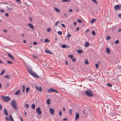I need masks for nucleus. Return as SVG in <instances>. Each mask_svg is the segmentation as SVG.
Listing matches in <instances>:
<instances>
[{
  "label": "nucleus",
  "instance_id": "obj_1",
  "mask_svg": "<svg viewBox=\"0 0 121 121\" xmlns=\"http://www.w3.org/2000/svg\"><path fill=\"white\" fill-rule=\"evenodd\" d=\"M28 72L34 77L37 78H39V76L36 74L35 72L33 71L30 68H28Z\"/></svg>",
  "mask_w": 121,
  "mask_h": 121
},
{
  "label": "nucleus",
  "instance_id": "obj_2",
  "mask_svg": "<svg viewBox=\"0 0 121 121\" xmlns=\"http://www.w3.org/2000/svg\"><path fill=\"white\" fill-rule=\"evenodd\" d=\"M89 90H87L85 91V93L88 96L91 97L93 95L90 90L88 89Z\"/></svg>",
  "mask_w": 121,
  "mask_h": 121
},
{
  "label": "nucleus",
  "instance_id": "obj_3",
  "mask_svg": "<svg viewBox=\"0 0 121 121\" xmlns=\"http://www.w3.org/2000/svg\"><path fill=\"white\" fill-rule=\"evenodd\" d=\"M2 100L5 102H7L11 99V98L9 97L8 96H2Z\"/></svg>",
  "mask_w": 121,
  "mask_h": 121
},
{
  "label": "nucleus",
  "instance_id": "obj_4",
  "mask_svg": "<svg viewBox=\"0 0 121 121\" xmlns=\"http://www.w3.org/2000/svg\"><path fill=\"white\" fill-rule=\"evenodd\" d=\"M36 112L38 114L40 115L42 113V112L41 111L40 108L39 107H38L36 108Z\"/></svg>",
  "mask_w": 121,
  "mask_h": 121
},
{
  "label": "nucleus",
  "instance_id": "obj_5",
  "mask_svg": "<svg viewBox=\"0 0 121 121\" xmlns=\"http://www.w3.org/2000/svg\"><path fill=\"white\" fill-rule=\"evenodd\" d=\"M35 88L37 90L41 92L42 91V88L40 86H36Z\"/></svg>",
  "mask_w": 121,
  "mask_h": 121
},
{
  "label": "nucleus",
  "instance_id": "obj_6",
  "mask_svg": "<svg viewBox=\"0 0 121 121\" xmlns=\"http://www.w3.org/2000/svg\"><path fill=\"white\" fill-rule=\"evenodd\" d=\"M121 6V5H117L114 6V8L116 10H119L120 9Z\"/></svg>",
  "mask_w": 121,
  "mask_h": 121
},
{
  "label": "nucleus",
  "instance_id": "obj_7",
  "mask_svg": "<svg viewBox=\"0 0 121 121\" xmlns=\"http://www.w3.org/2000/svg\"><path fill=\"white\" fill-rule=\"evenodd\" d=\"M50 112V114H53L54 112V111L53 108H50L49 109Z\"/></svg>",
  "mask_w": 121,
  "mask_h": 121
},
{
  "label": "nucleus",
  "instance_id": "obj_8",
  "mask_svg": "<svg viewBox=\"0 0 121 121\" xmlns=\"http://www.w3.org/2000/svg\"><path fill=\"white\" fill-rule=\"evenodd\" d=\"M11 104L12 106L16 105V102L15 100H13L12 101Z\"/></svg>",
  "mask_w": 121,
  "mask_h": 121
},
{
  "label": "nucleus",
  "instance_id": "obj_9",
  "mask_svg": "<svg viewBox=\"0 0 121 121\" xmlns=\"http://www.w3.org/2000/svg\"><path fill=\"white\" fill-rule=\"evenodd\" d=\"M28 26L33 30H34L35 28L33 25L29 23L28 25Z\"/></svg>",
  "mask_w": 121,
  "mask_h": 121
},
{
  "label": "nucleus",
  "instance_id": "obj_10",
  "mask_svg": "<svg viewBox=\"0 0 121 121\" xmlns=\"http://www.w3.org/2000/svg\"><path fill=\"white\" fill-rule=\"evenodd\" d=\"M3 112L4 114L6 116L8 115V111L6 110L5 109H4L3 110Z\"/></svg>",
  "mask_w": 121,
  "mask_h": 121
},
{
  "label": "nucleus",
  "instance_id": "obj_11",
  "mask_svg": "<svg viewBox=\"0 0 121 121\" xmlns=\"http://www.w3.org/2000/svg\"><path fill=\"white\" fill-rule=\"evenodd\" d=\"M75 121H77L79 117V115L78 113H77L75 115Z\"/></svg>",
  "mask_w": 121,
  "mask_h": 121
},
{
  "label": "nucleus",
  "instance_id": "obj_12",
  "mask_svg": "<svg viewBox=\"0 0 121 121\" xmlns=\"http://www.w3.org/2000/svg\"><path fill=\"white\" fill-rule=\"evenodd\" d=\"M7 54L9 57L13 59H14V58L12 56V55H11V54L10 53H7Z\"/></svg>",
  "mask_w": 121,
  "mask_h": 121
},
{
  "label": "nucleus",
  "instance_id": "obj_13",
  "mask_svg": "<svg viewBox=\"0 0 121 121\" xmlns=\"http://www.w3.org/2000/svg\"><path fill=\"white\" fill-rule=\"evenodd\" d=\"M54 89L52 88H50L48 89V91L49 92H54Z\"/></svg>",
  "mask_w": 121,
  "mask_h": 121
},
{
  "label": "nucleus",
  "instance_id": "obj_14",
  "mask_svg": "<svg viewBox=\"0 0 121 121\" xmlns=\"http://www.w3.org/2000/svg\"><path fill=\"white\" fill-rule=\"evenodd\" d=\"M85 44L84 45V46L86 47H88L89 46V43L87 42H85Z\"/></svg>",
  "mask_w": 121,
  "mask_h": 121
},
{
  "label": "nucleus",
  "instance_id": "obj_15",
  "mask_svg": "<svg viewBox=\"0 0 121 121\" xmlns=\"http://www.w3.org/2000/svg\"><path fill=\"white\" fill-rule=\"evenodd\" d=\"M61 46L62 48H66L68 47V46L65 44H63V45H62Z\"/></svg>",
  "mask_w": 121,
  "mask_h": 121
},
{
  "label": "nucleus",
  "instance_id": "obj_16",
  "mask_svg": "<svg viewBox=\"0 0 121 121\" xmlns=\"http://www.w3.org/2000/svg\"><path fill=\"white\" fill-rule=\"evenodd\" d=\"M54 9L56 11L58 12H59L60 11V10L56 7H55Z\"/></svg>",
  "mask_w": 121,
  "mask_h": 121
},
{
  "label": "nucleus",
  "instance_id": "obj_17",
  "mask_svg": "<svg viewBox=\"0 0 121 121\" xmlns=\"http://www.w3.org/2000/svg\"><path fill=\"white\" fill-rule=\"evenodd\" d=\"M70 0H62V2H69L70 1Z\"/></svg>",
  "mask_w": 121,
  "mask_h": 121
},
{
  "label": "nucleus",
  "instance_id": "obj_18",
  "mask_svg": "<svg viewBox=\"0 0 121 121\" xmlns=\"http://www.w3.org/2000/svg\"><path fill=\"white\" fill-rule=\"evenodd\" d=\"M20 90H17V91L15 92V94L16 95H18L19 94V93L20 91Z\"/></svg>",
  "mask_w": 121,
  "mask_h": 121
},
{
  "label": "nucleus",
  "instance_id": "obj_19",
  "mask_svg": "<svg viewBox=\"0 0 121 121\" xmlns=\"http://www.w3.org/2000/svg\"><path fill=\"white\" fill-rule=\"evenodd\" d=\"M9 117H10V120H11V121H14L11 115H9Z\"/></svg>",
  "mask_w": 121,
  "mask_h": 121
},
{
  "label": "nucleus",
  "instance_id": "obj_20",
  "mask_svg": "<svg viewBox=\"0 0 121 121\" xmlns=\"http://www.w3.org/2000/svg\"><path fill=\"white\" fill-rule=\"evenodd\" d=\"M25 86L23 85L22 86V91L24 92H25Z\"/></svg>",
  "mask_w": 121,
  "mask_h": 121
},
{
  "label": "nucleus",
  "instance_id": "obj_21",
  "mask_svg": "<svg viewBox=\"0 0 121 121\" xmlns=\"http://www.w3.org/2000/svg\"><path fill=\"white\" fill-rule=\"evenodd\" d=\"M106 51L107 52L109 53L110 52V51L109 50V49L108 48H107L106 49Z\"/></svg>",
  "mask_w": 121,
  "mask_h": 121
},
{
  "label": "nucleus",
  "instance_id": "obj_22",
  "mask_svg": "<svg viewBox=\"0 0 121 121\" xmlns=\"http://www.w3.org/2000/svg\"><path fill=\"white\" fill-rule=\"evenodd\" d=\"M95 21L96 19H95L93 18L91 21V23H93Z\"/></svg>",
  "mask_w": 121,
  "mask_h": 121
},
{
  "label": "nucleus",
  "instance_id": "obj_23",
  "mask_svg": "<svg viewBox=\"0 0 121 121\" xmlns=\"http://www.w3.org/2000/svg\"><path fill=\"white\" fill-rule=\"evenodd\" d=\"M77 52L79 54H81L82 52V51L80 49L77 50Z\"/></svg>",
  "mask_w": 121,
  "mask_h": 121
},
{
  "label": "nucleus",
  "instance_id": "obj_24",
  "mask_svg": "<svg viewBox=\"0 0 121 121\" xmlns=\"http://www.w3.org/2000/svg\"><path fill=\"white\" fill-rule=\"evenodd\" d=\"M5 120L6 121H8L10 120V117L8 118V117L6 116L5 117Z\"/></svg>",
  "mask_w": 121,
  "mask_h": 121
},
{
  "label": "nucleus",
  "instance_id": "obj_25",
  "mask_svg": "<svg viewBox=\"0 0 121 121\" xmlns=\"http://www.w3.org/2000/svg\"><path fill=\"white\" fill-rule=\"evenodd\" d=\"M31 107L32 109H35V104H32L31 106Z\"/></svg>",
  "mask_w": 121,
  "mask_h": 121
},
{
  "label": "nucleus",
  "instance_id": "obj_26",
  "mask_svg": "<svg viewBox=\"0 0 121 121\" xmlns=\"http://www.w3.org/2000/svg\"><path fill=\"white\" fill-rule=\"evenodd\" d=\"M68 56L71 59H73L74 57V56L72 55H69Z\"/></svg>",
  "mask_w": 121,
  "mask_h": 121
},
{
  "label": "nucleus",
  "instance_id": "obj_27",
  "mask_svg": "<svg viewBox=\"0 0 121 121\" xmlns=\"http://www.w3.org/2000/svg\"><path fill=\"white\" fill-rule=\"evenodd\" d=\"M45 52L46 53H48V54H50L51 53L52 54V53H50V51L49 50H47V51H46V50Z\"/></svg>",
  "mask_w": 121,
  "mask_h": 121
},
{
  "label": "nucleus",
  "instance_id": "obj_28",
  "mask_svg": "<svg viewBox=\"0 0 121 121\" xmlns=\"http://www.w3.org/2000/svg\"><path fill=\"white\" fill-rule=\"evenodd\" d=\"M71 36V34L69 33H68V35L66 36V37L68 38H69Z\"/></svg>",
  "mask_w": 121,
  "mask_h": 121
},
{
  "label": "nucleus",
  "instance_id": "obj_29",
  "mask_svg": "<svg viewBox=\"0 0 121 121\" xmlns=\"http://www.w3.org/2000/svg\"><path fill=\"white\" fill-rule=\"evenodd\" d=\"M4 77L5 78H10V76L9 75H7L5 76Z\"/></svg>",
  "mask_w": 121,
  "mask_h": 121
},
{
  "label": "nucleus",
  "instance_id": "obj_30",
  "mask_svg": "<svg viewBox=\"0 0 121 121\" xmlns=\"http://www.w3.org/2000/svg\"><path fill=\"white\" fill-rule=\"evenodd\" d=\"M85 63L86 65H87L89 64L88 62V61L87 60V59H86L85 60Z\"/></svg>",
  "mask_w": 121,
  "mask_h": 121
},
{
  "label": "nucleus",
  "instance_id": "obj_31",
  "mask_svg": "<svg viewBox=\"0 0 121 121\" xmlns=\"http://www.w3.org/2000/svg\"><path fill=\"white\" fill-rule=\"evenodd\" d=\"M77 21L78 22L80 23H82V21L80 19H78L77 20Z\"/></svg>",
  "mask_w": 121,
  "mask_h": 121
},
{
  "label": "nucleus",
  "instance_id": "obj_32",
  "mask_svg": "<svg viewBox=\"0 0 121 121\" xmlns=\"http://www.w3.org/2000/svg\"><path fill=\"white\" fill-rule=\"evenodd\" d=\"M13 106V108L14 110H16L17 108V107L16 106V105H14Z\"/></svg>",
  "mask_w": 121,
  "mask_h": 121
},
{
  "label": "nucleus",
  "instance_id": "obj_33",
  "mask_svg": "<svg viewBox=\"0 0 121 121\" xmlns=\"http://www.w3.org/2000/svg\"><path fill=\"white\" fill-rule=\"evenodd\" d=\"M58 34L61 35L62 34V32L61 31H59L58 32Z\"/></svg>",
  "mask_w": 121,
  "mask_h": 121
},
{
  "label": "nucleus",
  "instance_id": "obj_34",
  "mask_svg": "<svg viewBox=\"0 0 121 121\" xmlns=\"http://www.w3.org/2000/svg\"><path fill=\"white\" fill-rule=\"evenodd\" d=\"M44 41L46 43H48L49 42V40L48 39H47L45 40Z\"/></svg>",
  "mask_w": 121,
  "mask_h": 121
},
{
  "label": "nucleus",
  "instance_id": "obj_35",
  "mask_svg": "<svg viewBox=\"0 0 121 121\" xmlns=\"http://www.w3.org/2000/svg\"><path fill=\"white\" fill-rule=\"evenodd\" d=\"M29 90V88L28 87H26V91L27 93H28V91Z\"/></svg>",
  "mask_w": 121,
  "mask_h": 121
},
{
  "label": "nucleus",
  "instance_id": "obj_36",
  "mask_svg": "<svg viewBox=\"0 0 121 121\" xmlns=\"http://www.w3.org/2000/svg\"><path fill=\"white\" fill-rule=\"evenodd\" d=\"M47 103L48 104H50V99H48L47 100Z\"/></svg>",
  "mask_w": 121,
  "mask_h": 121
},
{
  "label": "nucleus",
  "instance_id": "obj_37",
  "mask_svg": "<svg viewBox=\"0 0 121 121\" xmlns=\"http://www.w3.org/2000/svg\"><path fill=\"white\" fill-rule=\"evenodd\" d=\"M99 66V65L98 64H96L95 65V66L96 68V69L98 68Z\"/></svg>",
  "mask_w": 121,
  "mask_h": 121
},
{
  "label": "nucleus",
  "instance_id": "obj_38",
  "mask_svg": "<svg viewBox=\"0 0 121 121\" xmlns=\"http://www.w3.org/2000/svg\"><path fill=\"white\" fill-rule=\"evenodd\" d=\"M107 86H109V87H111L112 86V85L109 83H107Z\"/></svg>",
  "mask_w": 121,
  "mask_h": 121
},
{
  "label": "nucleus",
  "instance_id": "obj_39",
  "mask_svg": "<svg viewBox=\"0 0 121 121\" xmlns=\"http://www.w3.org/2000/svg\"><path fill=\"white\" fill-rule=\"evenodd\" d=\"M7 62L8 64H12V63L10 60H8L7 61Z\"/></svg>",
  "mask_w": 121,
  "mask_h": 121
},
{
  "label": "nucleus",
  "instance_id": "obj_40",
  "mask_svg": "<svg viewBox=\"0 0 121 121\" xmlns=\"http://www.w3.org/2000/svg\"><path fill=\"white\" fill-rule=\"evenodd\" d=\"M92 35H95V32L94 31H92Z\"/></svg>",
  "mask_w": 121,
  "mask_h": 121
},
{
  "label": "nucleus",
  "instance_id": "obj_41",
  "mask_svg": "<svg viewBox=\"0 0 121 121\" xmlns=\"http://www.w3.org/2000/svg\"><path fill=\"white\" fill-rule=\"evenodd\" d=\"M6 7L7 9L8 10H11L12 9V8H10L8 6H7Z\"/></svg>",
  "mask_w": 121,
  "mask_h": 121
},
{
  "label": "nucleus",
  "instance_id": "obj_42",
  "mask_svg": "<svg viewBox=\"0 0 121 121\" xmlns=\"http://www.w3.org/2000/svg\"><path fill=\"white\" fill-rule=\"evenodd\" d=\"M25 107L26 108H28L29 107V106L28 104H27L25 105Z\"/></svg>",
  "mask_w": 121,
  "mask_h": 121
},
{
  "label": "nucleus",
  "instance_id": "obj_43",
  "mask_svg": "<svg viewBox=\"0 0 121 121\" xmlns=\"http://www.w3.org/2000/svg\"><path fill=\"white\" fill-rule=\"evenodd\" d=\"M5 70H3L1 72V74L0 75H2V74H3L5 72Z\"/></svg>",
  "mask_w": 121,
  "mask_h": 121
},
{
  "label": "nucleus",
  "instance_id": "obj_44",
  "mask_svg": "<svg viewBox=\"0 0 121 121\" xmlns=\"http://www.w3.org/2000/svg\"><path fill=\"white\" fill-rule=\"evenodd\" d=\"M59 114L60 115V116H61L62 115V113L61 111H60L59 112Z\"/></svg>",
  "mask_w": 121,
  "mask_h": 121
},
{
  "label": "nucleus",
  "instance_id": "obj_45",
  "mask_svg": "<svg viewBox=\"0 0 121 121\" xmlns=\"http://www.w3.org/2000/svg\"><path fill=\"white\" fill-rule=\"evenodd\" d=\"M119 42V40H117L115 42V44H118Z\"/></svg>",
  "mask_w": 121,
  "mask_h": 121
},
{
  "label": "nucleus",
  "instance_id": "obj_46",
  "mask_svg": "<svg viewBox=\"0 0 121 121\" xmlns=\"http://www.w3.org/2000/svg\"><path fill=\"white\" fill-rule=\"evenodd\" d=\"M72 61L73 62H75L76 60V58H73L72 59Z\"/></svg>",
  "mask_w": 121,
  "mask_h": 121
},
{
  "label": "nucleus",
  "instance_id": "obj_47",
  "mask_svg": "<svg viewBox=\"0 0 121 121\" xmlns=\"http://www.w3.org/2000/svg\"><path fill=\"white\" fill-rule=\"evenodd\" d=\"M69 112L70 115H71L72 112V110L71 109H70L69 110Z\"/></svg>",
  "mask_w": 121,
  "mask_h": 121
},
{
  "label": "nucleus",
  "instance_id": "obj_48",
  "mask_svg": "<svg viewBox=\"0 0 121 121\" xmlns=\"http://www.w3.org/2000/svg\"><path fill=\"white\" fill-rule=\"evenodd\" d=\"M111 38V37L109 36H107L106 38L107 40H109Z\"/></svg>",
  "mask_w": 121,
  "mask_h": 121
},
{
  "label": "nucleus",
  "instance_id": "obj_49",
  "mask_svg": "<svg viewBox=\"0 0 121 121\" xmlns=\"http://www.w3.org/2000/svg\"><path fill=\"white\" fill-rule=\"evenodd\" d=\"M59 22L58 21L57 22H56L55 25L56 26H57Z\"/></svg>",
  "mask_w": 121,
  "mask_h": 121
},
{
  "label": "nucleus",
  "instance_id": "obj_50",
  "mask_svg": "<svg viewBox=\"0 0 121 121\" xmlns=\"http://www.w3.org/2000/svg\"><path fill=\"white\" fill-rule=\"evenodd\" d=\"M33 56L34 57V58L35 59H37V56L35 55H34Z\"/></svg>",
  "mask_w": 121,
  "mask_h": 121
},
{
  "label": "nucleus",
  "instance_id": "obj_51",
  "mask_svg": "<svg viewBox=\"0 0 121 121\" xmlns=\"http://www.w3.org/2000/svg\"><path fill=\"white\" fill-rule=\"evenodd\" d=\"M47 30L48 32H50L51 31V29L50 28L48 29Z\"/></svg>",
  "mask_w": 121,
  "mask_h": 121
},
{
  "label": "nucleus",
  "instance_id": "obj_52",
  "mask_svg": "<svg viewBox=\"0 0 121 121\" xmlns=\"http://www.w3.org/2000/svg\"><path fill=\"white\" fill-rule=\"evenodd\" d=\"M5 15L7 17H8L9 16V15L7 13H5Z\"/></svg>",
  "mask_w": 121,
  "mask_h": 121
},
{
  "label": "nucleus",
  "instance_id": "obj_53",
  "mask_svg": "<svg viewBox=\"0 0 121 121\" xmlns=\"http://www.w3.org/2000/svg\"><path fill=\"white\" fill-rule=\"evenodd\" d=\"M61 26L64 27L65 28V26L64 24H62Z\"/></svg>",
  "mask_w": 121,
  "mask_h": 121
},
{
  "label": "nucleus",
  "instance_id": "obj_54",
  "mask_svg": "<svg viewBox=\"0 0 121 121\" xmlns=\"http://www.w3.org/2000/svg\"><path fill=\"white\" fill-rule=\"evenodd\" d=\"M37 42H35L33 43V44L34 45H35L37 44Z\"/></svg>",
  "mask_w": 121,
  "mask_h": 121
},
{
  "label": "nucleus",
  "instance_id": "obj_55",
  "mask_svg": "<svg viewBox=\"0 0 121 121\" xmlns=\"http://www.w3.org/2000/svg\"><path fill=\"white\" fill-rule=\"evenodd\" d=\"M24 112L25 114V115L26 116H27V113L25 111H24Z\"/></svg>",
  "mask_w": 121,
  "mask_h": 121
},
{
  "label": "nucleus",
  "instance_id": "obj_56",
  "mask_svg": "<svg viewBox=\"0 0 121 121\" xmlns=\"http://www.w3.org/2000/svg\"><path fill=\"white\" fill-rule=\"evenodd\" d=\"M2 105L0 104V109H2Z\"/></svg>",
  "mask_w": 121,
  "mask_h": 121
},
{
  "label": "nucleus",
  "instance_id": "obj_57",
  "mask_svg": "<svg viewBox=\"0 0 121 121\" xmlns=\"http://www.w3.org/2000/svg\"><path fill=\"white\" fill-rule=\"evenodd\" d=\"M118 16L119 17H120V18H121V13L118 14Z\"/></svg>",
  "mask_w": 121,
  "mask_h": 121
},
{
  "label": "nucleus",
  "instance_id": "obj_58",
  "mask_svg": "<svg viewBox=\"0 0 121 121\" xmlns=\"http://www.w3.org/2000/svg\"><path fill=\"white\" fill-rule=\"evenodd\" d=\"M0 11L2 13H3L4 12V10H3L0 9Z\"/></svg>",
  "mask_w": 121,
  "mask_h": 121
},
{
  "label": "nucleus",
  "instance_id": "obj_59",
  "mask_svg": "<svg viewBox=\"0 0 121 121\" xmlns=\"http://www.w3.org/2000/svg\"><path fill=\"white\" fill-rule=\"evenodd\" d=\"M20 118L21 121H23V120L21 117H20Z\"/></svg>",
  "mask_w": 121,
  "mask_h": 121
},
{
  "label": "nucleus",
  "instance_id": "obj_60",
  "mask_svg": "<svg viewBox=\"0 0 121 121\" xmlns=\"http://www.w3.org/2000/svg\"><path fill=\"white\" fill-rule=\"evenodd\" d=\"M16 1L19 3H20V0H16Z\"/></svg>",
  "mask_w": 121,
  "mask_h": 121
},
{
  "label": "nucleus",
  "instance_id": "obj_61",
  "mask_svg": "<svg viewBox=\"0 0 121 121\" xmlns=\"http://www.w3.org/2000/svg\"><path fill=\"white\" fill-rule=\"evenodd\" d=\"M72 11H73L72 9H70V10H69V12H72Z\"/></svg>",
  "mask_w": 121,
  "mask_h": 121
},
{
  "label": "nucleus",
  "instance_id": "obj_62",
  "mask_svg": "<svg viewBox=\"0 0 121 121\" xmlns=\"http://www.w3.org/2000/svg\"><path fill=\"white\" fill-rule=\"evenodd\" d=\"M67 120V118H64L63 119V120L64 121H66Z\"/></svg>",
  "mask_w": 121,
  "mask_h": 121
},
{
  "label": "nucleus",
  "instance_id": "obj_63",
  "mask_svg": "<svg viewBox=\"0 0 121 121\" xmlns=\"http://www.w3.org/2000/svg\"><path fill=\"white\" fill-rule=\"evenodd\" d=\"M121 31V28H120L118 31V32Z\"/></svg>",
  "mask_w": 121,
  "mask_h": 121
},
{
  "label": "nucleus",
  "instance_id": "obj_64",
  "mask_svg": "<svg viewBox=\"0 0 121 121\" xmlns=\"http://www.w3.org/2000/svg\"><path fill=\"white\" fill-rule=\"evenodd\" d=\"M54 91L55 92L57 93H58V92L55 89H54Z\"/></svg>",
  "mask_w": 121,
  "mask_h": 121
}]
</instances>
